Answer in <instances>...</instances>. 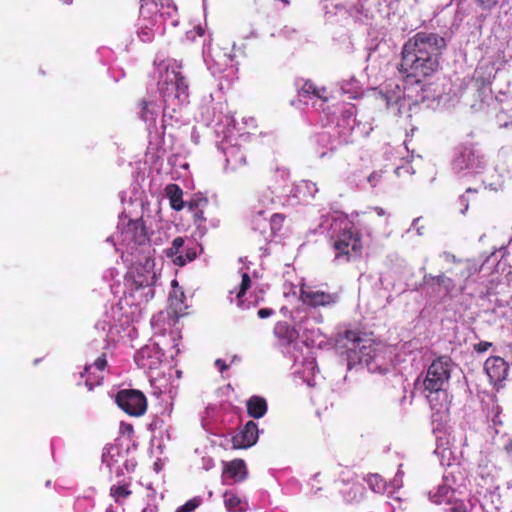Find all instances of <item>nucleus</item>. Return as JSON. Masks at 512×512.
Here are the masks:
<instances>
[{
	"label": "nucleus",
	"instance_id": "obj_4",
	"mask_svg": "<svg viewBox=\"0 0 512 512\" xmlns=\"http://www.w3.org/2000/svg\"><path fill=\"white\" fill-rule=\"evenodd\" d=\"M339 230L331 236L332 246L335 250V259L350 261L352 258L360 256L362 243L359 233L353 224L346 219L335 223Z\"/></svg>",
	"mask_w": 512,
	"mask_h": 512
},
{
	"label": "nucleus",
	"instance_id": "obj_37",
	"mask_svg": "<svg viewBox=\"0 0 512 512\" xmlns=\"http://www.w3.org/2000/svg\"><path fill=\"white\" fill-rule=\"evenodd\" d=\"M273 314L272 309L262 308L258 311V316L262 319L267 318Z\"/></svg>",
	"mask_w": 512,
	"mask_h": 512
},
{
	"label": "nucleus",
	"instance_id": "obj_21",
	"mask_svg": "<svg viewBox=\"0 0 512 512\" xmlns=\"http://www.w3.org/2000/svg\"><path fill=\"white\" fill-rule=\"evenodd\" d=\"M477 159L472 150L466 149L461 155L456 159L455 163L459 169L464 168H474L477 166Z\"/></svg>",
	"mask_w": 512,
	"mask_h": 512
},
{
	"label": "nucleus",
	"instance_id": "obj_49",
	"mask_svg": "<svg viewBox=\"0 0 512 512\" xmlns=\"http://www.w3.org/2000/svg\"><path fill=\"white\" fill-rule=\"evenodd\" d=\"M64 4H71L73 0H61Z\"/></svg>",
	"mask_w": 512,
	"mask_h": 512
},
{
	"label": "nucleus",
	"instance_id": "obj_39",
	"mask_svg": "<svg viewBox=\"0 0 512 512\" xmlns=\"http://www.w3.org/2000/svg\"><path fill=\"white\" fill-rule=\"evenodd\" d=\"M491 346L490 343L488 342H482V343H479L477 346H476V350L479 351V352H484L488 349V347Z\"/></svg>",
	"mask_w": 512,
	"mask_h": 512
},
{
	"label": "nucleus",
	"instance_id": "obj_38",
	"mask_svg": "<svg viewBox=\"0 0 512 512\" xmlns=\"http://www.w3.org/2000/svg\"><path fill=\"white\" fill-rule=\"evenodd\" d=\"M419 221H420V218L414 219V221L412 223V227L416 228L417 234L419 236H421L423 234V232H422L423 226H418Z\"/></svg>",
	"mask_w": 512,
	"mask_h": 512
},
{
	"label": "nucleus",
	"instance_id": "obj_29",
	"mask_svg": "<svg viewBox=\"0 0 512 512\" xmlns=\"http://www.w3.org/2000/svg\"><path fill=\"white\" fill-rule=\"evenodd\" d=\"M250 285H251L250 277H249V275L247 273H244L242 275V281H241L240 289H239V291L237 293V298L238 299H240L245 294V292L250 287Z\"/></svg>",
	"mask_w": 512,
	"mask_h": 512
},
{
	"label": "nucleus",
	"instance_id": "obj_25",
	"mask_svg": "<svg viewBox=\"0 0 512 512\" xmlns=\"http://www.w3.org/2000/svg\"><path fill=\"white\" fill-rule=\"evenodd\" d=\"M224 502L225 506L230 511H236L240 505V499L234 494L225 493L224 494Z\"/></svg>",
	"mask_w": 512,
	"mask_h": 512
},
{
	"label": "nucleus",
	"instance_id": "obj_43",
	"mask_svg": "<svg viewBox=\"0 0 512 512\" xmlns=\"http://www.w3.org/2000/svg\"><path fill=\"white\" fill-rule=\"evenodd\" d=\"M236 161H238L240 164H246V157H245V155H243V154H242V155H240V156L236 159Z\"/></svg>",
	"mask_w": 512,
	"mask_h": 512
},
{
	"label": "nucleus",
	"instance_id": "obj_6",
	"mask_svg": "<svg viewBox=\"0 0 512 512\" xmlns=\"http://www.w3.org/2000/svg\"><path fill=\"white\" fill-rule=\"evenodd\" d=\"M453 363L447 356L434 360L429 366L424 380V388L430 393H440L448 386Z\"/></svg>",
	"mask_w": 512,
	"mask_h": 512
},
{
	"label": "nucleus",
	"instance_id": "obj_15",
	"mask_svg": "<svg viewBox=\"0 0 512 512\" xmlns=\"http://www.w3.org/2000/svg\"><path fill=\"white\" fill-rule=\"evenodd\" d=\"M147 410V399L139 391L130 389V416H142Z\"/></svg>",
	"mask_w": 512,
	"mask_h": 512
},
{
	"label": "nucleus",
	"instance_id": "obj_11",
	"mask_svg": "<svg viewBox=\"0 0 512 512\" xmlns=\"http://www.w3.org/2000/svg\"><path fill=\"white\" fill-rule=\"evenodd\" d=\"M449 273H440L439 275L426 274L423 277V281L426 285H438L442 287L446 294L452 293L456 288L457 284L454 278L448 275Z\"/></svg>",
	"mask_w": 512,
	"mask_h": 512
},
{
	"label": "nucleus",
	"instance_id": "obj_13",
	"mask_svg": "<svg viewBox=\"0 0 512 512\" xmlns=\"http://www.w3.org/2000/svg\"><path fill=\"white\" fill-rule=\"evenodd\" d=\"M139 108V115L142 120L150 123L155 122L160 111V105L156 100L152 99L150 96L145 97L139 102Z\"/></svg>",
	"mask_w": 512,
	"mask_h": 512
},
{
	"label": "nucleus",
	"instance_id": "obj_8",
	"mask_svg": "<svg viewBox=\"0 0 512 512\" xmlns=\"http://www.w3.org/2000/svg\"><path fill=\"white\" fill-rule=\"evenodd\" d=\"M300 299L307 305L318 307L335 303L338 299V295L302 287L300 289Z\"/></svg>",
	"mask_w": 512,
	"mask_h": 512
},
{
	"label": "nucleus",
	"instance_id": "obj_30",
	"mask_svg": "<svg viewBox=\"0 0 512 512\" xmlns=\"http://www.w3.org/2000/svg\"><path fill=\"white\" fill-rule=\"evenodd\" d=\"M369 484L371 488L376 492H381L385 484L378 475H373L369 478Z\"/></svg>",
	"mask_w": 512,
	"mask_h": 512
},
{
	"label": "nucleus",
	"instance_id": "obj_44",
	"mask_svg": "<svg viewBox=\"0 0 512 512\" xmlns=\"http://www.w3.org/2000/svg\"><path fill=\"white\" fill-rule=\"evenodd\" d=\"M120 430L122 433H124V431H128V424H126L125 422H121Z\"/></svg>",
	"mask_w": 512,
	"mask_h": 512
},
{
	"label": "nucleus",
	"instance_id": "obj_32",
	"mask_svg": "<svg viewBox=\"0 0 512 512\" xmlns=\"http://www.w3.org/2000/svg\"><path fill=\"white\" fill-rule=\"evenodd\" d=\"M403 485V472L399 469L392 480V486L394 488H400Z\"/></svg>",
	"mask_w": 512,
	"mask_h": 512
},
{
	"label": "nucleus",
	"instance_id": "obj_40",
	"mask_svg": "<svg viewBox=\"0 0 512 512\" xmlns=\"http://www.w3.org/2000/svg\"><path fill=\"white\" fill-rule=\"evenodd\" d=\"M215 365H216L217 367H219V369H220V371H221V372L225 371V370L227 369V367H228V366L225 364V362H224L223 360H221V359H217V360L215 361Z\"/></svg>",
	"mask_w": 512,
	"mask_h": 512
},
{
	"label": "nucleus",
	"instance_id": "obj_42",
	"mask_svg": "<svg viewBox=\"0 0 512 512\" xmlns=\"http://www.w3.org/2000/svg\"><path fill=\"white\" fill-rule=\"evenodd\" d=\"M373 209L378 216H384L386 214L385 210L381 207H374Z\"/></svg>",
	"mask_w": 512,
	"mask_h": 512
},
{
	"label": "nucleus",
	"instance_id": "obj_19",
	"mask_svg": "<svg viewBox=\"0 0 512 512\" xmlns=\"http://www.w3.org/2000/svg\"><path fill=\"white\" fill-rule=\"evenodd\" d=\"M166 195L170 201L171 207L176 210L180 211L184 207V202L182 200L183 192L176 184H169L166 187Z\"/></svg>",
	"mask_w": 512,
	"mask_h": 512
},
{
	"label": "nucleus",
	"instance_id": "obj_3",
	"mask_svg": "<svg viewBox=\"0 0 512 512\" xmlns=\"http://www.w3.org/2000/svg\"><path fill=\"white\" fill-rule=\"evenodd\" d=\"M345 349L348 368L356 364H364L371 372L383 373V356L379 345H376L369 338L361 337L357 332L346 331L342 345Z\"/></svg>",
	"mask_w": 512,
	"mask_h": 512
},
{
	"label": "nucleus",
	"instance_id": "obj_1",
	"mask_svg": "<svg viewBox=\"0 0 512 512\" xmlns=\"http://www.w3.org/2000/svg\"><path fill=\"white\" fill-rule=\"evenodd\" d=\"M446 47L443 37L434 33L418 32L402 49L399 71L406 77L420 78L432 75L439 67V57Z\"/></svg>",
	"mask_w": 512,
	"mask_h": 512
},
{
	"label": "nucleus",
	"instance_id": "obj_28",
	"mask_svg": "<svg viewBox=\"0 0 512 512\" xmlns=\"http://www.w3.org/2000/svg\"><path fill=\"white\" fill-rule=\"evenodd\" d=\"M200 504V500L197 498L187 501L184 505L177 508L176 512H192Z\"/></svg>",
	"mask_w": 512,
	"mask_h": 512
},
{
	"label": "nucleus",
	"instance_id": "obj_14",
	"mask_svg": "<svg viewBox=\"0 0 512 512\" xmlns=\"http://www.w3.org/2000/svg\"><path fill=\"white\" fill-rule=\"evenodd\" d=\"M136 364L142 369H157L161 364L158 356L152 355V350L148 347L142 348L134 355Z\"/></svg>",
	"mask_w": 512,
	"mask_h": 512
},
{
	"label": "nucleus",
	"instance_id": "obj_7",
	"mask_svg": "<svg viewBox=\"0 0 512 512\" xmlns=\"http://www.w3.org/2000/svg\"><path fill=\"white\" fill-rule=\"evenodd\" d=\"M106 367L107 360L104 354L98 357L93 364L85 366L82 377H85V385L89 390L102 384Z\"/></svg>",
	"mask_w": 512,
	"mask_h": 512
},
{
	"label": "nucleus",
	"instance_id": "obj_48",
	"mask_svg": "<svg viewBox=\"0 0 512 512\" xmlns=\"http://www.w3.org/2000/svg\"><path fill=\"white\" fill-rule=\"evenodd\" d=\"M372 180H375V174L369 176L368 181L371 182Z\"/></svg>",
	"mask_w": 512,
	"mask_h": 512
},
{
	"label": "nucleus",
	"instance_id": "obj_16",
	"mask_svg": "<svg viewBox=\"0 0 512 512\" xmlns=\"http://www.w3.org/2000/svg\"><path fill=\"white\" fill-rule=\"evenodd\" d=\"M224 475L229 476L236 482L244 480L247 476L245 462L241 459L231 461L226 465L224 469Z\"/></svg>",
	"mask_w": 512,
	"mask_h": 512
},
{
	"label": "nucleus",
	"instance_id": "obj_46",
	"mask_svg": "<svg viewBox=\"0 0 512 512\" xmlns=\"http://www.w3.org/2000/svg\"><path fill=\"white\" fill-rule=\"evenodd\" d=\"M403 169H404V168H397V169L395 170L396 174H397L398 176H400V175H401V170H403Z\"/></svg>",
	"mask_w": 512,
	"mask_h": 512
},
{
	"label": "nucleus",
	"instance_id": "obj_26",
	"mask_svg": "<svg viewBox=\"0 0 512 512\" xmlns=\"http://www.w3.org/2000/svg\"><path fill=\"white\" fill-rule=\"evenodd\" d=\"M449 492V488L443 486L438 488V492L431 496V499L436 504H442L443 502L449 503V499H445Z\"/></svg>",
	"mask_w": 512,
	"mask_h": 512
},
{
	"label": "nucleus",
	"instance_id": "obj_33",
	"mask_svg": "<svg viewBox=\"0 0 512 512\" xmlns=\"http://www.w3.org/2000/svg\"><path fill=\"white\" fill-rule=\"evenodd\" d=\"M138 36L143 42L150 41L152 39V31L150 29H143L138 33Z\"/></svg>",
	"mask_w": 512,
	"mask_h": 512
},
{
	"label": "nucleus",
	"instance_id": "obj_36",
	"mask_svg": "<svg viewBox=\"0 0 512 512\" xmlns=\"http://www.w3.org/2000/svg\"><path fill=\"white\" fill-rule=\"evenodd\" d=\"M481 6L484 8H491L496 5L499 0H477Z\"/></svg>",
	"mask_w": 512,
	"mask_h": 512
},
{
	"label": "nucleus",
	"instance_id": "obj_17",
	"mask_svg": "<svg viewBox=\"0 0 512 512\" xmlns=\"http://www.w3.org/2000/svg\"><path fill=\"white\" fill-rule=\"evenodd\" d=\"M247 412L255 419L263 417L267 412V402L260 396H252L247 401Z\"/></svg>",
	"mask_w": 512,
	"mask_h": 512
},
{
	"label": "nucleus",
	"instance_id": "obj_35",
	"mask_svg": "<svg viewBox=\"0 0 512 512\" xmlns=\"http://www.w3.org/2000/svg\"><path fill=\"white\" fill-rule=\"evenodd\" d=\"M446 262L448 263H455V264H459L461 262V260H458L455 255L453 254H450L448 252H444L442 255H441Z\"/></svg>",
	"mask_w": 512,
	"mask_h": 512
},
{
	"label": "nucleus",
	"instance_id": "obj_10",
	"mask_svg": "<svg viewBox=\"0 0 512 512\" xmlns=\"http://www.w3.org/2000/svg\"><path fill=\"white\" fill-rule=\"evenodd\" d=\"M485 371L491 382L503 381L508 374V367L504 359L500 357L488 358L485 362Z\"/></svg>",
	"mask_w": 512,
	"mask_h": 512
},
{
	"label": "nucleus",
	"instance_id": "obj_27",
	"mask_svg": "<svg viewBox=\"0 0 512 512\" xmlns=\"http://www.w3.org/2000/svg\"><path fill=\"white\" fill-rule=\"evenodd\" d=\"M111 495L118 501L120 498H126L128 496V487L123 485L113 486L111 488Z\"/></svg>",
	"mask_w": 512,
	"mask_h": 512
},
{
	"label": "nucleus",
	"instance_id": "obj_24",
	"mask_svg": "<svg viewBox=\"0 0 512 512\" xmlns=\"http://www.w3.org/2000/svg\"><path fill=\"white\" fill-rule=\"evenodd\" d=\"M115 402L119 408L128 413V389L118 391L115 396Z\"/></svg>",
	"mask_w": 512,
	"mask_h": 512
},
{
	"label": "nucleus",
	"instance_id": "obj_47",
	"mask_svg": "<svg viewBox=\"0 0 512 512\" xmlns=\"http://www.w3.org/2000/svg\"><path fill=\"white\" fill-rule=\"evenodd\" d=\"M372 180H375V174L369 176L368 181L371 182Z\"/></svg>",
	"mask_w": 512,
	"mask_h": 512
},
{
	"label": "nucleus",
	"instance_id": "obj_31",
	"mask_svg": "<svg viewBox=\"0 0 512 512\" xmlns=\"http://www.w3.org/2000/svg\"><path fill=\"white\" fill-rule=\"evenodd\" d=\"M387 4L389 11L393 14H401L403 9L400 7L401 0H384Z\"/></svg>",
	"mask_w": 512,
	"mask_h": 512
},
{
	"label": "nucleus",
	"instance_id": "obj_41",
	"mask_svg": "<svg viewBox=\"0 0 512 512\" xmlns=\"http://www.w3.org/2000/svg\"><path fill=\"white\" fill-rule=\"evenodd\" d=\"M304 90L306 92H312V93L316 94V89L313 87V85L311 83H306L304 85Z\"/></svg>",
	"mask_w": 512,
	"mask_h": 512
},
{
	"label": "nucleus",
	"instance_id": "obj_20",
	"mask_svg": "<svg viewBox=\"0 0 512 512\" xmlns=\"http://www.w3.org/2000/svg\"><path fill=\"white\" fill-rule=\"evenodd\" d=\"M487 419L490 423V427L494 430L493 434H498L500 432L498 427L503 425L502 409L494 400H492L491 408L487 414Z\"/></svg>",
	"mask_w": 512,
	"mask_h": 512
},
{
	"label": "nucleus",
	"instance_id": "obj_23",
	"mask_svg": "<svg viewBox=\"0 0 512 512\" xmlns=\"http://www.w3.org/2000/svg\"><path fill=\"white\" fill-rule=\"evenodd\" d=\"M196 256V251L193 248H185V253L176 256L173 259V263L179 267H182L187 263L193 261L196 258Z\"/></svg>",
	"mask_w": 512,
	"mask_h": 512
},
{
	"label": "nucleus",
	"instance_id": "obj_9",
	"mask_svg": "<svg viewBox=\"0 0 512 512\" xmlns=\"http://www.w3.org/2000/svg\"><path fill=\"white\" fill-rule=\"evenodd\" d=\"M258 440V426L255 422L249 421L244 428L236 434L233 439V447L245 449L253 446Z\"/></svg>",
	"mask_w": 512,
	"mask_h": 512
},
{
	"label": "nucleus",
	"instance_id": "obj_5",
	"mask_svg": "<svg viewBox=\"0 0 512 512\" xmlns=\"http://www.w3.org/2000/svg\"><path fill=\"white\" fill-rule=\"evenodd\" d=\"M179 69L175 62H161L158 65V86L165 94L175 91V98L184 102L188 98V84Z\"/></svg>",
	"mask_w": 512,
	"mask_h": 512
},
{
	"label": "nucleus",
	"instance_id": "obj_45",
	"mask_svg": "<svg viewBox=\"0 0 512 512\" xmlns=\"http://www.w3.org/2000/svg\"><path fill=\"white\" fill-rule=\"evenodd\" d=\"M460 200H461V202H463V203L465 202V208H464V210L462 211V212H464L465 210H467V209H468V203H467V201H466V199H465V197H464V196H461Z\"/></svg>",
	"mask_w": 512,
	"mask_h": 512
},
{
	"label": "nucleus",
	"instance_id": "obj_34",
	"mask_svg": "<svg viewBox=\"0 0 512 512\" xmlns=\"http://www.w3.org/2000/svg\"><path fill=\"white\" fill-rule=\"evenodd\" d=\"M450 512H467L466 505L462 502L453 504L450 509Z\"/></svg>",
	"mask_w": 512,
	"mask_h": 512
},
{
	"label": "nucleus",
	"instance_id": "obj_18",
	"mask_svg": "<svg viewBox=\"0 0 512 512\" xmlns=\"http://www.w3.org/2000/svg\"><path fill=\"white\" fill-rule=\"evenodd\" d=\"M274 333L286 344H290L298 338V332L287 322H278L274 327Z\"/></svg>",
	"mask_w": 512,
	"mask_h": 512
},
{
	"label": "nucleus",
	"instance_id": "obj_22",
	"mask_svg": "<svg viewBox=\"0 0 512 512\" xmlns=\"http://www.w3.org/2000/svg\"><path fill=\"white\" fill-rule=\"evenodd\" d=\"M184 238L176 237L169 248L165 250V255L172 260L182 254V248L184 247Z\"/></svg>",
	"mask_w": 512,
	"mask_h": 512
},
{
	"label": "nucleus",
	"instance_id": "obj_2",
	"mask_svg": "<svg viewBox=\"0 0 512 512\" xmlns=\"http://www.w3.org/2000/svg\"><path fill=\"white\" fill-rule=\"evenodd\" d=\"M130 233L134 243L138 246L134 257L141 266V272L134 277L133 282L130 283V297L137 300V306L147 303L153 297V289L151 288V281L154 278L152 268L154 266L151 258L152 248L146 227L142 220L130 221Z\"/></svg>",
	"mask_w": 512,
	"mask_h": 512
},
{
	"label": "nucleus",
	"instance_id": "obj_12",
	"mask_svg": "<svg viewBox=\"0 0 512 512\" xmlns=\"http://www.w3.org/2000/svg\"><path fill=\"white\" fill-rule=\"evenodd\" d=\"M458 265V268L453 270H447V273L453 275L455 278L457 286L462 291L465 288L467 280L476 272V268L469 262L461 261Z\"/></svg>",
	"mask_w": 512,
	"mask_h": 512
},
{
	"label": "nucleus",
	"instance_id": "obj_50",
	"mask_svg": "<svg viewBox=\"0 0 512 512\" xmlns=\"http://www.w3.org/2000/svg\"><path fill=\"white\" fill-rule=\"evenodd\" d=\"M314 187V193L318 191V189L315 187V184H312Z\"/></svg>",
	"mask_w": 512,
	"mask_h": 512
}]
</instances>
